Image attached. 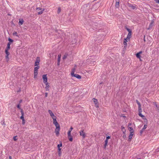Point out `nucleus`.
<instances>
[{"label": "nucleus", "instance_id": "nucleus-30", "mask_svg": "<svg viewBox=\"0 0 159 159\" xmlns=\"http://www.w3.org/2000/svg\"><path fill=\"white\" fill-rule=\"evenodd\" d=\"M147 125H146V124L144 125L143 128L142 129V130H144L145 129H146V128L147 127Z\"/></svg>", "mask_w": 159, "mask_h": 159}, {"label": "nucleus", "instance_id": "nucleus-43", "mask_svg": "<svg viewBox=\"0 0 159 159\" xmlns=\"http://www.w3.org/2000/svg\"><path fill=\"white\" fill-rule=\"evenodd\" d=\"M155 1L156 3H158L159 4V0H156Z\"/></svg>", "mask_w": 159, "mask_h": 159}, {"label": "nucleus", "instance_id": "nucleus-56", "mask_svg": "<svg viewBox=\"0 0 159 159\" xmlns=\"http://www.w3.org/2000/svg\"><path fill=\"white\" fill-rule=\"evenodd\" d=\"M92 57L93 58L94 57V56H92Z\"/></svg>", "mask_w": 159, "mask_h": 159}, {"label": "nucleus", "instance_id": "nucleus-6", "mask_svg": "<svg viewBox=\"0 0 159 159\" xmlns=\"http://www.w3.org/2000/svg\"><path fill=\"white\" fill-rule=\"evenodd\" d=\"M48 112L50 114V116L53 119L54 118H57L56 116H54L51 110H48Z\"/></svg>", "mask_w": 159, "mask_h": 159}, {"label": "nucleus", "instance_id": "nucleus-55", "mask_svg": "<svg viewBox=\"0 0 159 159\" xmlns=\"http://www.w3.org/2000/svg\"><path fill=\"white\" fill-rule=\"evenodd\" d=\"M95 62V61H93V62Z\"/></svg>", "mask_w": 159, "mask_h": 159}, {"label": "nucleus", "instance_id": "nucleus-26", "mask_svg": "<svg viewBox=\"0 0 159 159\" xmlns=\"http://www.w3.org/2000/svg\"><path fill=\"white\" fill-rule=\"evenodd\" d=\"M10 44H11V43L10 42H9L7 43V48H6V49H8V50H9V49H10Z\"/></svg>", "mask_w": 159, "mask_h": 159}, {"label": "nucleus", "instance_id": "nucleus-54", "mask_svg": "<svg viewBox=\"0 0 159 159\" xmlns=\"http://www.w3.org/2000/svg\"><path fill=\"white\" fill-rule=\"evenodd\" d=\"M137 159H141L140 158H138Z\"/></svg>", "mask_w": 159, "mask_h": 159}, {"label": "nucleus", "instance_id": "nucleus-15", "mask_svg": "<svg viewBox=\"0 0 159 159\" xmlns=\"http://www.w3.org/2000/svg\"><path fill=\"white\" fill-rule=\"evenodd\" d=\"M116 1L115 6L117 8H119V0H116Z\"/></svg>", "mask_w": 159, "mask_h": 159}, {"label": "nucleus", "instance_id": "nucleus-42", "mask_svg": "<svg viewBox=\"0 0 159 159\" xmlns=\"http://www.w3.org/2000/svg\"><path fill=\"white\" fill-rule=\"evenodd\" d=\"M17 137V136H14L13 137V139H16V138Z\"/></svg>", "mask_w": 159, "mask_h": 159}, {"label": "nucleus", "instance_id": "nucleus-11", "mask_svg": "<svg viewBox=\"0 0 159 159\" xmlns=\"http://www.w3.org/2000/svg\"><path fill=\"white\" fill-rule=\"evenodd\" d=\"M71 75L72 76L75 77L78 79H80L81 78V76L78 74H74L73 75Z\"/></svg>", "mask_w": 159, "mask_h": 159}, {"label": "nucleus", "instance_id": "nucleus-5", "mask_svg": "<svg viewBox=\"0 0 159 159\" xmlns=\"http://www.w3.org/2000/svg\"><path fill=\"white\" fill-rule=\"evenodd\" d=\"M8 49H5V53L6 54V58L7 60V61H8L9 60V58L8 56L10 54L9 52L8 51Z\"/></svg>", "mask_w": 159, "mask_h": 159}, {"label": "nucleus", "instance_id": "nucleus-20", "mask_svg": "<svg viewBox=\"0 0 159 159\" xmlns=\"http://www.w3.org/2000/svg\"><path fill=\"white\" fill-rule=\"evenodd\" d=\"M133 134H134V132H130L129 135V139H131Z\"/></svg>", "mask_w": 159, "mask_h": 159}, {"label": "nucleus", "instance_id": "nucleus-33", "mask_svg": "<svg viewBox=\"0 0 159 159\" xmlns=\"http://www.w3.org/2000/svg\"><path fill=\"white\" fill-rule=\"evenodd\" d=\"M126 29L128 31V32H129V33H132L131 31L130 30V29L129 28H126Z\"/></svg>", "mask_w": 159, "mask_h": 159}, {"label": "nucleus", "instance_id": "nucleus-58", "mask_svg": "<svg viewBox=\"0 0 159 159\" xmlns=\"http://www.w3.org/2000/svg\"><path fill=\"white\" fill-rule=\"evenodd\" d=\"M102 159H105L104 158H103Z\"/></svg>", "mask_w": 159, "mask_h": 159}, {"label": "nucleus", "instance_id": "nucleus-19", "mask_svg": "<svg viewBox=\"0 0 159 159\" xmlns=\"http://www.w3.org/2000/svg\"><path fill=\"white\" fill-rule=\"evenodd\" d=\"M61 56L60 55H58L57 58V64L58 65H59Z\"/></svg>", "mask_w": 159, "mask_h": 159}, {"label": "nucleus", "instance_id": "nucleus-25", "mask_svg": "<svg viewBox=\"0 0 159 159\" xmlns=\"http://www.w3.org/2000/svg\"><path fill=\"white\" fill-rule=\"evenodd\" d=\"M75 70V68H74L72 69L71 72V75H73L74 74V72Z\"/></svg>", "mask_w": 159, "mask_h": 159}, {"label": "nucleus", "instance_id": "nucleus-53", "mask_svg": "<svg viewBox=\"0 0 159 159\" xmlns=\"http://www.w3.org/2000/svg\"><path fill=\"white\" fill-rule=\"evenodd\" d=\"M14 141H16L17 140H16V139H15V140H14Z\"/></svg>", "mask_w": 159, "mask_h": 159}, {"label": "nucleus", "instance_id": "nucleus-4", "mask_svg": "<svg viewBox=\"0 0 159 159\" xmlns=\"http://www.w3.org/2000/svg\"><path fill=\"white\" fill-rule=\"evenodd\" d=\"M42 78L43 80V82L44 83L46 84L47 83L48 78L46 75H43Z\"/></svg>", "mask_w": 159, "mask_h": 159}, {"label": "nucleus", "instance_id": "nucleus-7", "mask_svg": "<svg viewBox=\"0 0 159 159\" xmlns=\"http://www.w3.org/2000/svg\"><path fill=\"white\" fill-rule=\"evenodd\" d=\"M80 135L82 136L83 138H84L85 136V134L84 131V130H82L80 132Z\"/></svg>", "mask_w": 159, "mask_h": 159}, {"label": "nucleus", "instance_id": "nucleus-47", "mask_svg": "<svg viewBox=\"0 0 159 159\" xmlns=\"http://www.w3.org/2000/svg\"><path fill=\"white\" fill-rule=\"evenodd\" d=\"M22 102V100H20V101H19V103H21Z\"/></svg>", "mask_w": 159, "mask_h": 159}, {"label": "nucleus", "instance_id": "nucleus-10", "mask_svg": "<svg viewBox=\"0 0 159 159\" xmlns=\"http://www.w3.org/2000/svg\"><path fill=\"white\" fill-rule=\"evenodd\" d=\"M60 143L59 144H58L57 146V147L58 148L59 153V152L61 151V148H60L62 146V143L61 142H60Z\"/></svg>", "mask_w": 159, "mask_h": 159}, {"label": "nucleus", "instance_id": "nucleus-52", "mask_svg": "<svg viewBox=\"0 0 159 159\" xmlns=\"http://www.w3.org/2000/svg\"><path fill=\"white\" fill-rule=\"evenodd\" d=\"M91 28H90V30H91Z\"/></svg>", "mask_w": 159, "mask_h": 159}, {"label": "nucleus", "instance_id": "nucleus-51", "mask_svg": "<svg viewBox=\"0 0 159 159\" xmlns=\"http://www.w3.org/2000/svg\"><path fill=\"white\" fill-rule=\"evenodd\" d=\"M76 42V41H75V43Z\"/></svg>", "mask_w": 159, "mask_h": 159}, {"label": "nucleus", "instance_id": "nucleus-41", "mask_svg": "<svg viewBox=\"0 0 159 159\" xmlns=\"http://www.w3.org/2000/svg\"><path fill=\"white\" fill-rule=\"evenodd\" d=\"M45 97H47V96H48V93H45Z\"/></svg>", "mask_w": 159, "mask_h": 159}, {"label": "nucleus", "instance_id": "nucleus-40", "mask_svg": "<svg viewBox=\"0 0 159 159\" xmlns=\"http://www.w3.org/2000/svg\"><path fill=\"white\" fill-rule=\"evenodd\" d=\"M110 136H107L106 139H110Z\"/></svg>", "mask_w": 159, "mask_h": 159}, {"label": "nucleus", "instance_id": "nucleus-39", "mask_svg": "<svg viewBox=\"0 0 159 159\" xmlns=\"http://www.w3.org/2000/svg\"><path fill=\"white\" fill-rule=\"evenodd\" d=\"M73 129V128L72 127H71L70 130L69 131H70V132L72 131V130Z\"/></svg>", "mask_w": 159, "mask_h": 159}, {"label": "nucleus", "instance_id": "nucleus-9", "mask_svg": "<svg viewBox=\"0 0 159 159\" xmlns=\"http://www.w3.org/2000/svg\"><path fill=\"white\" fill-rule=\"evenodd\" d=\"M39 66H36V67H34V73H35V75H36V74H38V70L39 69Z\"/></svg>", "mask_w": 159, "mask_h": 159}, {"label": "nucleus", "instance_id": "nucleus-1", "mask_svg": "<svg viewBox=\"0 0 159 159\" xmlns=\"http://www.w3.org/2000/svg\"><path fill=\"white\" fill-rule=\"evenodd\" d=\"M53 124L55 125L56 128L55 129V132L57 135H58L59 132V131L60 129V125L56 120V118L53 119Z\"/></svg>", "mask_w": 159, "mask_h": 159}, {"label": "nucleus", "instance_id": "nucleus-57", "mask_svg": "<svg viewBox=\"0 0 159 159\" xmlns=\"http://www.w3.org/2000/svg\"><path fill=\"white\" fill-rule=\"evenodd\" d=\"M105 137H104V138H103L104 139H105Z\"/></svg>", "mask_w": 159, "mask_h": 159}, {"label": "nucleus", "instance_id": "nucleus-46", "mask_svg": "<svg viewBox=\"0 0 159 159\" xmlns=\"http://www.w3.org/2000/svg\"><path fill=\"white\" fill-rule=\"evenodd\" d=\"M131 123H129L128 125V127H129V126H131Z\"/></svg>", "mask_w": 159, "mask_h": 159}, {"label": "nucleus", "instance_id": "nucleus-37", "mask_svg": "<svg viewBox=\"0 0 159 159\" xmlns=\"http://www.w3.org/2000/svg\"><path fill=\"white\" fill-rule=\"evenodd\" d=\"M17 107L19 109H21L20 108V105L19 104L17 105Z\"/></svg>", "mask_w": 159, "mask_h": 159}, {"label": "nucleus", "instance_id": "nucleus-28", "mask_svg": "<svg viewBox=\"0 0 159 159\" xmlns=\"http://www.w3.org/2000/svg\"><path fill=\"white\" fill-rule=\"evenodd\" d=\"M141 106L138 107V110L139 112H142V110L141 109Z\"/></svg>", "mask_w": 159, "mask_h": 159}, {"label": "nucleus", "instance_id": "nucleus-16", "mask_svg": "<svg viewBox=\"0 0 159 159\" xmlns=\"http://www.w3.org/2000/svg\"><path fill=\"white\" fill-rule=\"evenodd\" d=\"M142 53V51H140L138 53H137L136 54V57L137 58H139L140 59V58L141 57L140 54Z\"/></svg>", "mask_w": 159, "mask_h": 159}, {"label": "nucleus", "instance_id": "nucleus-48", "mask_svg": "<svg viewBox=\"0 0 159 159\" xmlns=\"http://www.w3.org/2000/svg\"><path fill=\"white\" fill-rule=\"evenodd\" d=\"M66 56H64V57H63V59H65L66 58Z\"/></svg>", "mask_w": 159, "mask_h": 159}, {"label": "nucleus", "instance_id": "nucleus-44", "mask_svg": "<svg viewBox=\"0 0 159 159\" xmlns=\"http://www.w3.org/2000/svg\"><path fill=\"white\" fill-rule=\"evenodd\" d=\"M34 78L36 77V76H37L38 74H36V75H35V73H34Z\"/></svg>", "mask_w": 159, "mask_h": 159}, {"label": "nucleus", "instance_id": "nucleus-31", "mask_svg": "<svg viewBox=\"0 0 159 159\" xmlns=\"http://www.w3.org/2000/svg\"><path fill=\"white\" fill-rule=\"evenodd\" d=\"M61 7H59L58 8V9L57 13L58 14L60 13L61 12Z\"/></svg>", "mask_w": 159, "mask_h": 159}, {"label": "nucleus", "instance_id": "nucleus-14", "mask_svg": "<svg viewBox=\"0 0 159 159\" xmlns=\"http://www.w3.org/2000/svg\"><path fill=\"white\" fill-rule=\"evenodd\" d=\"M70 131H68V139H73L71 135Z\"/></svg>", "mask_w": 159, "mask_h": 159}, {"label": "nucleus", "instance_id": "nucleus-23", "mask_svg": "<svg viewBox=\"0 0 159 159\" xmlns=\"http://www.w3.org/2000/svg\"><path fill=\"white\" fill-rule=\"evenodd\" d=\"M108 140H105V144L104 145V148L106 149V146H107V143H108Z\"/></svg>", "mask_w": 159, "mask_h": 159}, {"label": "nucleus", "instance_id": "nucleus-45", "mask_svg": "<svg viewBox=\"0 0 159 159\" xmlns=\"http://www.w3.org/2000/svg\"><path fill=\"white\" fill-rule=\"evenodd\" d=\"M144 130H142V129H141V130L140 131V133L141 134H142V133H143V131Z\"/></svg>", "mask_w": 159, "mask_h": 159}, {"label": "nucleus", "instance_id": "nucleus-38", "mask_svg": "<svg viewBox=\"0 0 159 159\" xmlns=\"http://www.w3.org/2000/svg\"><path fill=\"white\" fill-rule=\"evenodd\" d=\"M22 123L23 125L25 124V119L23 120H22Z\"/></svg>", "mask_w": 159, "mask_h": 159}, {"label": "nucleus", "instance_id": "nucleus-3", "mask_svg": "<svg viewBox=\"0 0 159 159\" xmlns=\"http://www.w3.org/2000/svg\"><path fill=\"white\" fill-rule=\"evenodd\" d=\"M36 10L38 12V14L39 15H41L43 13L44 9H42L40 7H37V8Z\"/></svg>", "mask_w": 159, "mask_h": 159}, {"label": "nucleus", "instance_id": "nucleus-24", "mask_svg": "<svg viewBox=\"0 0 159 159\" xmlns=\"http://www.w3.org/2000/svg\"><path fill=\"white\" fill-rule=\"evenodd\" d=\"M128 128L129 130L130 131V132H134V129L132 127L129 126Z\"/></svg>", "mask_w": 159, "mask_h": 159}, {"label": "nucleus", "instance_id": "nucleus-27", "mask_svg": "<svg viewBox=\"0 0 159 159\" xmlns=\"http://www.w3.org/2000/svg\"><path fill=\"white\" fill-rule=\"evenodd\" d=\"M154 103L157 108V110L159 111V106L157 104L156 102Z\"/></svg>", "mask_w": 159, "mask_h": 159}, {"label": "nucleus", "instance_id": "nucleus-21", "mask_svg": "<svg viewBox=\"0 0 159 159\" xmlns=\"http://www.w3.org/2000/svg\"><path fill=\"white\" fill-rule=\"evenodd\" d=\"M131 33H128L127 38H126L127 40H129L131 37Z\"/></svg>", "mask_w": 159, "mask_h": 159}, {"label": "nucleus", "instance_id": "nucleus-2", "mask_svg": "<svg viewBox=\"0 0 159 159\" xmlns=\"http://www.w3.org/2000/svg\"><path fill=\"white\" fill-rule=\"evenodd\" d=\"M40 62V59L39 57H37L36 58V59L35 61V62L34 63V66H39V63Z\"/></svg>", "mask_w": 159, "mask_h": 159}, {"label": "nucleus", "instance_id": "nucleus-18", "mask_svg": "<svg viewBox=\"0 0 159 159\" xmlns=\"http://www.w3.org/2000/svg\"><path fill=\"white\" fill-rule=\"evenodd\" d=\"M24 22V20L22 19H20L19 20V25H22Z\"/></svg>", "mask_w": 159, "mask_h": 159}, {"label": "nucleus", "instance_id": "nucleus-49", "mask_svg": "<svg viewBox=\"0 0 159 159\" xmlns=\"http://www.w3.org/2000/svg\"><path fill=\"white\" fill-rule=\"evenodd\" d=\"M9 159H12L11 157V156H10L9 157Z\"/></svg>", "mask_w": 159, "mask_h": 159}, {"label": "nucleus", "instance_id": "nucleus-36", "mask_svg": "<svg viewBox=\"0 0 159 159\" xmlns=\"http://www.w3.org/2000/svg\"><path fill=\"white\" fill-rule=\"evenodd\" d=\"M8 41L11 43L13 41V40L12 39H10V38H8Z\"/></svg>", "mask_w": 159, "mask_h": 159}, {"label": "nucleus", "instance_id": "nucleus-32", "mask_svg": "<svg viewBox=\"0 0 159 159\" xmlns=\"http://www.w3.org/2000/svg\"><path fill=\"white\" fill-rule=\"evenodd\" d=\"M121 129L122 130L123 133L125 131V130L124 127H123V126H122L121 127Z\"/></svg>", "mask_w": 159, "mask_h": 159}, {"label": "nucleus", "instance_id": "nucleus-8", "mask_svg": "<svg viewBox=\"0 0 159 159\" xmlns=\"http://www.w3.org/2000/svg\"><path fill=\"white\" fill-rule=\"evenodd\" d=\"M93 100L94 104L96 105V107H98V100L95 98H93Z\"/></svg>", "mask_w": 159, "mask_h": 159}, {"label": "nucleus", "instance_id": "nucleus-22", "mask_svg": "<svg viewBox=\"0 0 159 159\" xmlns=\"http://www.w3.org/2000/svg\"><path fill=\"white\" fill-rule=\"evenodd\" d=\"M46 85L45 89L46 91H48L49 90V88L50 87L49 85L48 84V83L45 84Z\"/></svg>", "mask_w": 159, "mask_h": 159}, {"label": "nucleus", "instance_id": "nucleus-13", "mask_svg": "<svg viewBox=\"0 0 159 159\" xmlns=\"http://www.w3.org/2000/svg\"><path fill=\"white\" fill-rule=\"evenodd\" d=\"M128 6L129 7H130L132 8L133 9H134L136 8V6H134L131 4L128 3Z\"/></svg>", "mask_w": 159, "mask_h": 159}, {"label": "nucleus", "instance_id": "nucleus-12", "mask_svg": "<svg viewBox=\"0 0 159 159\" xmlns=\"http://www.w3.org/2000/svg\"><path fill=\"white\" fill-rule=\"evenodd\" d=\"M20 112L21 114V116H20V119H21L22 120H24V113L23 112L22 109H21Z\"/></svg>", "mask_w": 159, "mask_h": 159}, {"label": "nucleus", "instance_id": "nucleus-17", "mask_svg": "<svg viewBox=\"0 0 159 159\" xmlns=\"http://www.w3.org/2000/svg\"><path fill=\"white\" fill-rule=\"evenodd\" d=\"M128 40H127L126 39H124L123 43L124 45V47H126V46L127 45L126 42H128Z\"/></svg>", "mask_w": 159, "mask_h": 159}, {"label": "nucleus", "instance_id": "nucleus-50", "mask_svg": "<svg viewBox=\"0 0 159 159\" xmlns=\"http://www.w3.org/2000/svg\"><path fill=\"white\" fill-rule=\"evenodd\" d=\"M70 140V141L71 142H72V140Z\"/></svg>", "mask_w": 159, "mask_h": 159}, {"label": "nucleus", "instance_id": "nucleus-34", "mask_svg": "<svg viewBox=\"0 0 159 159\" xmlns=\"http://www.w3.org/2000/svg\"><path fill=\"white\" fill-rule=\"evenodd\" d=\"M141 112H139V116H140V117H144V116L143 115L142 113H141Z\"/></svg>", "mask_w": 159, "mask_h": 159}, {"label": "nucleus", "instance_id": "nucleus-35", "mask_svg": "<svg viewBox=\"0 0 159 159\" xmlns=\"http://www.w3.org/2000/svg\"><path fill=\"white\" fill-rule=\"evenodd\" d=\"M136 102L138 105V107L139 106H141V104H140V103L137 100H136Z\"/></svg>", "mask_w": 159, "mask_h": 159}, {"label": "nucleus", "instance_id": "nucleus-29", "mask_svg": "<svg viewBox=\"0 0 159 159\" xmlns=\"http://www.w3.org/2000/svg\"><path fill=\"white\" fill-rule=\"evenodd\" d=\"M13 35L16 36L17 37L18 36L17 33L16 31H14L13 32Z\"/></svg>", "mask_w": 159, "mask_h": 159}]
</instances>
